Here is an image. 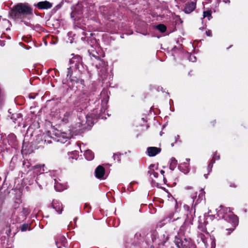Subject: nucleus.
<instances>
[{"mask_svg":"<svg viewBox=\"0 0 248 248\" xmlns=\"http://www.w3.org/2000/svg\"><path fill=\"white\" fill-rule=\"evenodd\" d=\"M86 156L88 159L92 160L93 158V155L90 151H87L86 152Z\"/></svg>","mask_w":248,"mask_h":248,"instance_id":"1a4fd4ad","label":"nucleus"},{"mask_svg":"<svg viewBox=\"0 0 248 248\" xmlns=\"http://www.w3.org/2000/svg\"><path fill=\"white\" fill-rule=\"evenodd\" d=\"M161 149L159 148L150 147L147 148L148 155L150 156H154L160 152Z\"/></svg>","mask_w":248,"mask_h":248,"instance_id":"7ed1b4c3","label":"nucleus"},{"mask_svg":"<svg viewBox=\"0 0 248 248\" xmlns=\"http://www.w3.org/2000/svg\"><path fill=\"white\" fill-rule=\"evenodd\" d=\"M95 173L96 177L99 179H101L104 175L105 169L102 166H99L96 169Z\"/></svg>","mask_w":248,"mask_h":248,"instance_id":"39448f33","label":"nucleus"},{"mask_svg":"<svg viewBox=\"0 0 248 248\" xmlns=\"http://www.w3.org/2000/svg\"><path fill=\"white\" fill-rule=\"evenodd\" d=\"M206 34L208 36H210L211 35V31H208L206 32Z\"/></svg>","mask_w":248,"mask_h":248,"instance_id":"f8f14e48","label":"nucleus"},{"mask_svg":"<svg viewBox=\"0 0 248 248\" xmlns=\"http://www.w3.org/2000/svg\"><path fill=\"white\" fill-rule=\"evenodd\" d=\"M196 8V3L194 2H190L186 4L185 7V12L189 14L192 12Z\"/></svg>","mask_w":248,"mask_h":248,"instance_id":"20e7f679","label":"nucleus"},{"mask_svg":"<svg viewBox=\"0 0 248 248\" xmlns=\"http://www.w3.org/2000/svg\"><path fill=\"white\" fill-rule=\"evenodd\" d=\"M38 167H40V166H36L35 167L37 168Z\"/></svg>","mask_w":248,"mask_h":248,"instance_id":"6ab92c4d","label":"nucleus"},{"mask_svg":"<svg viewBox=\"0 0 248 248\" xmlns=\"http://www.w3.org/2000/svg\"><path fill=\"white\" fill-rule=\"evenodd\" d=\"M157 29L161 32H165L166 30V27L163 24H159L156 27Z\"/></svg>","mask_w":248,"mask_h":248,"instance_id":"6e6552de","label":"nucleus"},{"mask_svg":"<svg viewBox=\"0 0 248 248\" xmlns=\"http://www.w3.org/2000/svg\"><path fill=\"white\" fill-rule=\"evenodd\" d=\"M16 13L28 15L31 13V10L27 5L19 3L15 6L13 9V13H15V16H16Z\"/></svg>","mask_w":248,"mask_h":248,"instance_id":"f257e3e1","label":"nucleus"},{"mask_svg":"<svg viewBox=\"0 0 248 248\" xmlns=\"http://www.w3.org/2000/svg\"><path fill=\"white\" fill-rule=\"evenodd\" d=\"M45 171V169L43 168V171Z\"/></svg>","mask_w":248,"mask_h":248,"instance_id":"f3484780","label":"nucleus"},{"mask_svg":"<svg viewBox=\"0 0 248 248\" xmlns=\"http://www.w3.org/2000/svg\"><path fill=\"white\" fill-rule=\"evenodd\" d=\"M37 6L40 9H49L52 7V4L48 1H44L38 2Z\"/></svg>","mask_w":248,"mask_h":248,"instance_id":"423d86ee","label":"nucleus"},{"mask_svg":"<svg viewBox=\"0 0 248 248\" xmlns=\"http://www.w3.org/2000/svg\"><path fill=\"white\" fill-rule=\"evenodd\" d=\"M176 243L178 248H189L188 245L186 241L184 242L178 240Z\"/></svg>","mask_w":248,"mask_h":248,"instance_id":"0eeeda50","label":"nucleus"},{"mask_svg":"<svg viewBox=\"0 0 248 248\" xmlns=\"http://www.w3.org/2000/svg\"><path fill=\"white\" fill-rule=\"evenodd\" d=\"M211 12L210 11H206L203 12V17H210L211 16Z\"/></svg>","mask_w":248,"mask_h":248,"instance_id":"9d476101","label":"nucleus"},{"mask_svg":"<svg viewBox=\"0 0 248 248\" xmlns=\"http://www.w3.org/2000/svg\"><path fill=\"white\" fill-rule=\"evenodd\" d=\"M234 219L236 220V224H237V219L236 217H234Z\"/></svg>","mask_w":248,"mask_h":248,"instance_id":"dca6fc26","label":"nucleus"},{"mask_svg":"<svg viewBox=\"0 0 248 248\" xmlns=\"http://www.w3.org/2000/svg\"><path fill=\"white\" fill-rule=\"evenodd\" d=\"M55 135L58 137L57 140L61 142H64L71 136L70 133L67 134L59 131H56Z\"/></svg>","mask_w":248,"mask_h":248,"instance_id":"f03ea898","label":"nucleus"},{"mask_svg":"<svg viewBox=\"0 0 248 248\" xmlns=\"http://www.w3.org/2000/svg\"><path fill=\"white\" fill-rule=\"evenodd\" d=\"M215 245L214 242L212 241V247L213 248H215Z\"/></svg>","mask_w":248,"mask_h":248,"instance_id":"4468645a","label":"nucleus"},{"mask_svg":"<svg viewBox=\"0 0 248 248\" xmlns=\"http://www.w3.org/2000/svg\"><path fill=\"white\" fill-rule=\"evenodd\" d=\"M171 161H172V163L175 164V159H172Z\"/></svg>","mask_w":248,"mask_h":248,"instance_id":"2eb2a0df","label":"nucleus"},{"mask_svg":"<svg viewBox=\"0 0 248 248\" xmlns=\"http://www.w3.org/2000/svg\"><path fill=\"white\" fill-rule=\"evenodd\" d=\"M29 225L28 224H24L21 227V231H25L28 229Z\"/></svg>","mask_w":248,"mask_h":248,"instance_id":"9b49d317","label":"nucleus"},{"mask_svg":"<svg viewBox=\"0 0 248 248\" xmlns=\"http://www.w3.org/2000/svg\"><path fill=\"white\" fill-rule=\"evenodd\" d=\"M161 173H163L164 172V171L163 170H161Z\"/></svg>","mask_w":248,"mask_h":248,"instance_id":"a211bd4d","label":"nucleus"},{"mask_svg":"<svg viewBox=\"0 0 248 248\" xmlns=\"http://www.w3.org/2000/svg\"><path fill=\"white\" fill-rule=\"evenodd\" d=\"M151 175H154L155 177H156L157 175V173H156V172H154L152 173V174Z\"/></svg>","mask_w":248,"mask_h":248,"instance_id":"ddd939ff","label":"nucleus"}]
</instances>
